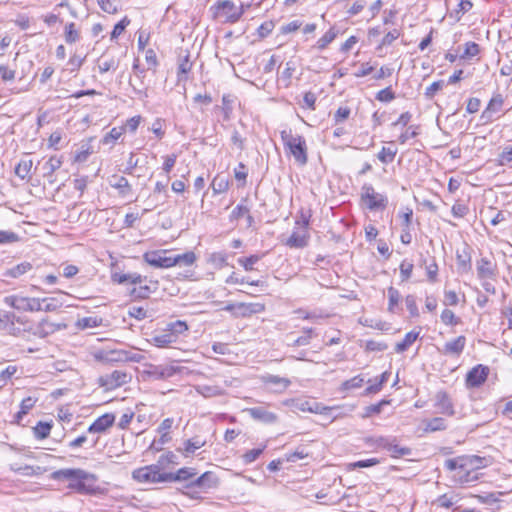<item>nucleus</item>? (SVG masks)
Returning a JSON list of instances; mask_svg holds the SVG:
<instances>
[{"label":"nucleus","instance_id":"39448f33","mask_svg":"<svg viewBox=\"0 0 512 512\" xmlns=\"http://www.w3.org/2000/svg\"><path fill=\"white\" fill-rule=\"evenodd\" d=\"M132 477L135 481L145 484L168 482L167 472L162 471L157 463L135 469L132 472Z\"/></svg>","mask_w":512,"mask_h":512},{"label":"nucleus","instance_id":"774afa93","mask_svg":"<svg viewBox=\"0 0 512 512\" xmlns=\"http://www.w3.org/2000/svg\"><path fill=\"white\" fill-rule=\"evenodd\" d=\"M18 371L17 366L9 365L4 370L0 372V383L5 384L8 380H10Z\"/></svg>","mask_w":512,"mask_h":512},{"label":"nucleus","instance_id":"4468645a","mask_svg":"<svg viewBox=\"0 0 512 512\" xmlns=\"http://www.w3.org/2000/svg\"><path fill=\"white\" fill-rule=\"evenodd\" d=\"M465 345L466 338L465 336L461 335L451 341L446 342L442 348H438V351L445 356L458 357L463 352Z\"/></svg>","mask_w":512,"mask_h":512},{"label":"nucleus","instance_id":"ddd939ff","mask_svg":"<svg viewBox=\"0 0 512 512\" xmlns=\"http://www.w3.org/2000/svg\"><path fill=\"white\" fill-rule=\"evenodd\" d=\"M253 420L264 424H274L278 421L276 413L267 410L264 406L247 408L244 410Z\"/></svg>","mask_w":512,"mask_h":512},{"label":"nucleus","instance_id":"72a5a7b5","mask_svg":"<svg viewBox=\"0 0 512 512\" xmlns=\"http://www.w3.org/2000/svg\"><path fill=\"white\" fill-rule=\"evenodd\" d=\"M65 41L68 44H73L80 39V32L76 29L75 23L71 22L66 24L64 32Z\"/></svg>","mask_w":512,"mask_h":512},{"label":"nucleus","instance_id":"c756f323","mask_svg":"<svg viewBox=\"0 0 512 512\" xmlns=\"http://www.w3.org/2000/svg\"><path fill=\"white\" fill-rule=\"evenodd\" d=\"M418 337H419V332H415V331L408 332L405 335L404 339L395 345V351L397 353H402V352L406 351L417 340Z\"/></svg>","mask_w":512,"mask_h":512},{"label":"nucleus","instance_id":"412c9836","mask_svg":"<svg viewBox=\"0 0 512 512\" xmlns=\"http://www.w3.org/2000/svg\"><path fill=\"white\" fill-rule=\"evenodd\" d=\"M65 328H66L65 324H58V323L51 322L48 319H43L35 327L34 335L43 338V337L53 334L54 332H56L58 330L65 329Z\"/></svg>","mask_w":512,"mask_h":512},{"label":"nucleus","instance_id":"6e6552de","mask_svg":"<svg viewBox=\"0 0 512 512\" xmlns=\"http://www.w3.org/2000/svg\"><path fill=\"white\" fill-rule=\"evenodd\" d=\"M131 380V375L123 370H114L110 373H106L99 378L100 386L106 390L116 389Z\"/></svg>","mask_w":512,"mask_h":512},{"label":"nucleus","instance_id":"aec40b11","mask_svg":"<svg viewBox=\"0 0 512 512\" xmlns=\"http://www.w3.org/2000/svg\"><path fill=\"white\" fill-rule=\"evenodd\" d=\"M435 406L438 408L439 412L448 416H453L455 414L454 406L451 398L445 391L437 392L435 396Z\"/></svg>","mask_w":512,"mask_h":512},{"label":"nucleus","instance_id":"79ce46f5","mask_svg":"<svg viewBox=\"0 0 512 512\" xmlns=\"http://www.w3.org/2000/svg\"><path fill=\"white\" fill-rule=\"evenodd\" d=\"M14 471L22 476H38L43 473V468L40 466L25 465L14 468Z\"/></svg>","mask_w":512,"mask_h":512},{"label":"nucleus","instance_id":"473e14b6","mask_svg":"<svg viewBox=\"0 0 512 512\" xmlns=\"http://www.w3.org/2000/svg\"><path fill=\"white\" fill-rule=\"evenodd\" d=\"M125 133V127L112 128L101 140L104 145L114 144Z\"/></svg>","mask_w":512,"mask_h":512},{"label":"nucleus","instance_id":"0e129e2a","mask_svg":"<svg viewBox=\"0 0 512 512\" xmlns=\"http://www.w3.org/2000/svg\"><path fill=\"white\" fill-rule=\"evenodd\" d=\"M388 298H389V304H388V310L390 312H394V307L399 303L400 300V294L397 289L394 287H390L388 289Z\"/></svg>","mask_w":512,"mask_h":512},{"label":"nucleus","instance_id":"2f4dec72","mask_svg":"<svg viewBox=\"0 0 512 512\" xmlns=\"http://www.w3.org/2000/svg\"><path fill=\"white\" fill-rule=\"evenodd\" d=\"M495 161L499 166L510 165L512 163V145L503 146Z\"/></svg>","mask_w":512,"mask_h":512},{"label":"nucleus","instance_id":"13d9d810","mask_svg":"<svg viewBox=\"0 0 512 512\" xmlns=\"http://www.w3.org/2000/svg\"><path fill=\"white\" fill-rule=\"evenodd\" d=\"M441 321L445 324V325H451V326H455L457 324H459L460 320L459 318H457L454 314V312L450 309H444L441 313Z\"/></svg>","mask_w":512,"mask_h":512},{"label":"nucleus","instance_id":"603ef678","mask_svg":"<svg viewBox=\"0 0 512 512\" xmlns=\"http://www.w3.org/2000/svg\"><path fill=\"white\" fill-rule=\"evenodd\" d=\"M205 445V441L201 440L199 437L188 439L185 442L184 451L186 454H192L197 449L203 447Z\"/></svg>","mask_w":512,"mask_h":512},{"label":"nucleus","instance_id":"7c9ffc66","mask_svg":"<svg viewBox=\"0 0 512 512\" xmlns=\"http://www.w3.org/2000/svg\"><path fill=\"white\" fill-rule=\"evenodd\" d=\"M32 166L33 161L31 159L23 158L15 167V174L21 179H26L29 177Z\"/></svg>","mask_w":512,"mask_h":512},{"label":"nucleus","instance_id":"de8ad7c7","mask_svg":"<svg viewBox=\"0 0 512 512\" xmlns=\"http://www.w3.org/2000/svg\"><path fill=\"white\" fill-rule=\"evenodd\" d=\"M52 425L47 422H39L34 427V435L38 439H45L49 436Z\"/></svg>","mask_w":512,"mask_h":512},{"label":"nucleus","instance_id":"cd10ccee","mask_svg":"<svg viewBox=\"0 0 512 512\" xmlns=\"http://www.w3.org/2000/svg\"><path fill=\"white\" fill-rule=\"evenodd\" d=\"M27 298L19 295H10L4 298V303L16 310L26 311Z\"/></svg>","mask_w":512,"mask_h":512},{"label":"nucleus","instance_id":"ea45409f","mask_svg":"<svg viewBox=\"0 0 512 512\" xmlns=\"http://www.w3.org/2000/svg\"><path fill=\"white\" fill-rule=\"evenodd\" d=\"M102 322H103V319L101 317L89 316V317H84V318L78 320L77 325L81 329H86V328H94V327L101 326Z\"/></svg>","mask_w":512,"mask_h":512},{"label":"nucleus","instance_id":"37998d69","mask_svg":"<svg viewBox=\"0 0 512 512\" xmlns=\"http://www.w3.org/2000/svg\"><path fill=\"white\" fill-rule=\"evenodd\" d=\"M208 262L216 268H222L227 265V255L224 252H213L210 254Z\"/></svg>","mask_w":512,"mask_h":512},{"label":"nucleus","instance_id":"8fccbe9b","mask_svg":"<svg viewBox=\"0 0 512 512\" xmlns=\"http://www.w3.org/2000/svg\"><path fill=\"white\" fill-rule=\"evenodd\" d=\"M363 383H364V379L360 375H358L349 380L344 381L341 384L340 390L348 391L351 389H357V388L362 387Z\"/></svg>","mask_w":512,"mask_h":512},{"label":"nucleus","instance_id":"393cba45","mask_svg":"<svg viewBox=\"0 0 512 512\" xmlns=\"http://www.w3.org/2000/svg\"><path fill=\"white\" fill-rule=\"evenodd\" d=\"M458 502V496L454 493H445L432 502V506L437 508H451Z\"/></svg>","mask_w":512,"mask_h":512},{"label":"nucleus","instance_id":"dca6fc26","mask_svg":"<svg viewBox=\"0 0 512 512\" xmlns=\"http://www.w3.org/2000/svg\"><path fill=\"white\" fill-rule=\"evenodd\" d=\"M504 98L501 94L497 93L492 96L487 107L481 114V119L485 123L493 121V115L499 112L503 106Z\"/></svg>","mask_w":512,"mask_h":512},{"label":"nucleus","instance_id":"a18cd8bd","mask_svg":"<svg viewBox=\"0 0 512 512\" xmlns=\"http://www.w3.org/2000/svg\"><path fill=\"white\" fill-rule=\"evenodd\" d=\"M167 330L173 333L177 340L179 335L183 334L188 330V325L184 321L177 320L175 322L169 323L167 325Z\"/></svg>","mask_w":512,"mask_h":512},{"label":"nucleus","instance_id":"69168bd1","mask_svg":"<svg viewBox=\"0 0 512 512\" xmlns=\"http://www.w3.org/2000/svg\"><path fill=\"white\" fill-rule=\"evenodd\" d=\"M317 100V96L313 92H306L303 96V102L301 103L302 108H307L310 110H315V103Z\"/></svg>","mask_w":512,"mask_h":512},{"label":"nucleus","instance_id":"2eb2a0df","mask_svg":"<svg viewBox=\"0 0 512 512\" xmlns=\"http://www.w3.org/2000/svg\"><path fill=\"white\" fill-rule=\"evenodd\" d=\"M15 322H20V318L14 313L0 311V330L14 336L19 335L21 329L15 326Z\"/></svg>","mask_w":512,"mask_h":512},{"label":"nucleus","instance_id":"f704fd0d","mask_svg":"<svg viewBox=\"0 0 512 512\" xmlns=\"http://www.w3.org/2000/svg\"><path fill=\"white\" fill-rule=\"evenodd\" d=\"M118 67V62L115 60L114 57H104L102 56L98 60V68L100 73H106L109 70H116Z\"/></svg>","mask_w":512,"mask_h":512},{"label":"nucleus","instance_id":"1a4fd4ad","mask_svg":"<svg viewBox=\"0 0 512 512\" xmlns=\"http://www.w3.org/2000/svg\"><path fill=\"white\" fill-rule=\"evenodd\" d=\"M261 382L267 391L277 394L283 393L291 385L290 379L272 374L263 375Z\"/></svg>","mask_w":512,"mask_h":512},{"label":"nucleus","instance_id":"58836bf2","mask_svg":"<svg viewBox=\"0 0 512 512\" xmlns=\"http://www.w3.org/2000/svg\"><path fill=\"white\" fill-rule=\"evenodd\" d=\"M397 154V149L392 147H382L380 152L377 155V158L380 162L384 164H388L394 161V158Z\"/></svg>","mask_w":512,"mask_h":512},{"label":"nucleus","instance_id":"0eeeda50","mask_svg":"<svg viewBox=\"0 0 512 512\" xmlns=\"http://www.w3.org/2000/svg\"><path fill=\"white\" fill-rule=\"evenodd\" d=\"M100 358L106 362H135L139 363L144 359L140 353L131 350L114 349L106 350L101 353Z\"/></svg>","mask_w":512,"mask_h":512},{"label":"nucleus","instance_id":"b1692460","mask_svg":"<svg viewBox=\"0 0 512 512\" xmlns=\"http://www.w3.org/2000/svg\"><path fill=\"white\" fill-rule=\"evenodd\" d=\"M197 257L193 251H187L183 254L172 255V267L173 266H192Z\"/></svg>","mask_w":512,"mask_h":512},{"label":"nucleus","instance_id":"e2e57ef3","mask_svg":"<svg viewBox=\"0 0 512 512\" xmlns=\"http://www.w3.org/2000/svg\"><path fill=\"white\" fill-rule=\"evenodd\" d=\"M405 305H406V308L409 311L411 317L419 316V310H418L415 296L407 295L405 298Z\"/></svg>","mask_w":512,"mask_h":512},{"label":"nucleus","instance_id":"f257e3e1","mask_svg":"<svg viewBox=\"0 0 512 512\" xmlns=\"http://www.w3.org/2000/svg\"><path fill=\"white\" fill-rule=\"evenodd\" d=\"M111 279L114 283L131 285L129 294L134 299H145L158 289L159 282L157 280H148L146 276L138 273H119L112 274Z\"/></svg>","mask_w":512,"mask_h":512},{"label":"nucleus","instance_id":"4c0bfd02","mask_svg":"<svg viewBox=\"0 0 512 512\" xmlns=\"http://www.w3.org/2000/svg\"><path fill=\"white\" fill-rule=\"evenodd\" d=\"M196 390L205 398H211L223 394V390L218 386L200 385L197 386Z\"/></svg>","mask_w":512,"mask_h":512},{"label":"nucleus","instance_id":"c03bdc74","mask_svg":"<svg viewBox=\"0 0 512 512\" xmlns=\"http://www.w3.org/2000/svg\"><path fill=\"white\" fill-rule=\"evenodd\" d=\"M446 429V422L441 417H435L426 423L425 431L436 432Z\"/></svg>","mask_w":512,"mask_h":512},{"label":"nucleus","instance_id":"7ed1b4c3","mask_svg":"<svg viewBox=\"0 0 512 512\" xmlns=\"http://www.w3.org/2000/svg\"><path fill=\"white\" fill-rule=\"evenodd\" d=\"M281 139L284 146L288 148L289 152L293 155L295 162L300 165H306L308 161L307 145L305 139L300 135H293L291 132L282 131Z\"/></svg>","mask_w":512,"mask_h":512},{"label":"nucleus","instance_id":"680f3d73","mask_svg":"<svg viewBox=\"0 0 512 512\" xmlns=\"http://www.w3.org/2000/svg\"><path fill=\"white\" fill-rule=\"evenodd\" d=\"M488 462H489L488 459H486L484 457H479V456L473 455L466 459L465 464L471 466L472 468L479 469L482 467H486L488 465Z\"/></svg>","mask_w":512,"mask_h":512},{"label":"nucleus","instance_id":"f03ea898","mask_svg":"<svg viewBox=\"0 0 512 512\" xmlns=\"http://www.w3.org/2000/svg\"><path fill=\"white\" fill-rule=\"evenodd\" d=\"M212 18L221 24H234L241 18V9L230 0H217L209 9Z\"/></svg>","mask_w":512,"mask_h":512},{"label":"nucleus","instance_id":"4d7b16f0","mask_svg":"<svg viewBox=\"0 0 512 512\" xmlns=\"http://www.w3.org/2000/svg\"><path fill=\"white\" fill-rule=\"evenodd\" d=\"M419 135V126H409L405 132L401 133L398 137L400 144H405L409 139L415 138Z\"/></svg>","mask_w":512,"mask_h":512},{"label":"nucleus","instance_id":"f3484780","mask_svg":"<svg viewBox=\"0 0 512 512\" xmlns=\"http://www.w3.org/2000/svg\"><path fill=\"white\" fill-rule=\"evenodd\" d=\"M89 474L82 470V469H72V468H66V469H60L52 473L51 477L54 480H86L88 478Z\"/></svg>","mask_w":512,"mask_h":512},{"label":"nucleus","instance_id":"09e8293b","mask_svg":"<svg viewBox=\"0 0 512 512\" xmlns=\"http://www.w3.org/2000/svg\"><path fill=\"white\" fill-rule=\"evenodd\" d=\"M31 268L32 266L30 263L23 262L9 269L6 274L10 277L17 278L28 272Z\"/></svg>","mask_w":512,"mask_h":512},{"label":"nucleus","instance_id":"e433bc0d","mask_svg":"<svg viewBox=\"0 0 512 512\" xmlns=\"http://www.w3.org/2000/svg\"><path fill=\"white\" fill-rule=\"evenodd\" d=\"M456 261L459 268L463 270L470 268L471 256L466 247H464L461 251L457 250Z\"/></svg>","mask_w":512,"mask_h":512},{"label":"nucleus","instance_id":"9d476101","mask_svg":"<svg viewBox=\"0 0 512 512\" xmlns=\"http://www.w3.org/2000/svg\"><path fill=\"white\" fill-rule=\"evenodd\" d=\"M168 250L149 251L143 255V259L149 265L156 268L172 267V255H167Z\"/></svg>","mask_w":512,"mask_h":512},{"label":"nucleus","instance_id":"052dcab7","mask_svg":"<svg viewBox=\"0 0 512 512\" xmlns=\"http://www.w3.org/2000/svg\"><path fill=\"white\" fill-rule=\"evenodd\" d=\"M313 329L307 328L304 329V335L298 337L297 339L293 340V342L290 344L291 346H306L310 343L312 338Z\"/></svg>","mask_w":512,"mask_h":512},{"label":"nucleus","instance_id":"bf43d9fd","mask_svg":"<svg viewBox=\"0 0 512 512\" xmlns=\"http://www.w3.org/2000/svg\"><path fill=\"white\" fill-rule=\"evenodd\" d=\"M261 259L259 255H251L245 258H239L238 263L246 270L252 271L254 269V264H256Z\"/></svg>","mask_w":512,"mask_h":512},{"label":"nucleus","instance_id":"a19ab883","mask_svg":"<svg viewBox=\"0 0 512 512\" xmlns=\"http://www.w3.org/2000/svg\"><path fill=\"white\" fill-rule=\"evenodd\" d=\"M114 179L115 182L112 183L111 185L112 187L118 189L121 195L126 196L131 192V185L125 177L119 176L114 177Z\"/></svg>","mask_w":512,"mask_h":512},{"label":"nucleus","instance_id":"423d86ee","mask_svg":"<svg viewBox=\"0 0 512 512\" xmlns=\"http://www.w3.org/2000/svg\"><path fill=\"white\" fill-rule=\"evenodd\" d=\"M295 225L285 244L290 248H304L308 245L310 239L308 232L309 218L302 213L300 219L296 220Z\"/></svg>","mask_w":512,"mask_h":512},{"label":"nucleus","instance_id":"c9c22d12","mask_svg":"<svg viewBox=\"0 0 512 512\" xmlns=\"http://www.w3.org/2000/svg\"><path fill=\"white\" fill-rule=\"evenodd\" d=\"M211 187L215 194H221L227 191V189L229 188V181L226 177L217 175L213 179Z\"/></svg>","mask_w":512,"mask_h":512},{"label":"nucleus","instance_id":"5701e85b","mask_svg":"<svg viewBox=\"0 0 512 512\" xmlns=\"http://www.w3.org/2000/svg\"><path fill=\"white\" fill-rule=\"evenodd\" d=\"M477 275L480 279H488L494 276V265L487 258L477 261Z\"/></svg>","mask_w":512,"mask_h":512},{"label":"nucleus","instance_id":"a211bd4d","mask_svg":"<svg viewBox=\"0 0 512 512\" xmlns=\"http://www.w3.org/2000/svg\"><path fill=\"white\" fill-rule=\"evenodd\" d=\"M265 310L264 304L261 303H237L235 318H246L254 314L262 313Z\"/></svg>","mask_w":512,"mask_h":512},{"label":"nucleus","instance_id":"f8f14e48","mask_svg":"<svg viewBox=\"0 0 512 512\" xmlns=\"http://www.w3.org/2000/svg\"><path fill=\"white\" fill-rule=\"evenodd\" d=\"M489 374V368L481 364L473 367L466 375V386L468 388L480 387Z\"/></svg>","mask_w":512,"mask_h":512},{"label":"nucleus","instance_id":"6ab92c4d","mask_svg":"<svg viewBox=\"0 0 512 512\" xmlns=\"http://www.w3.org/2000/svg\"><path fill=\"white\" fill-rule=\"evenodd\" d=\"M115 422V415L112 413H105L98 417L89 427V433H104Z\"/></svg>","mask_w":512,"mask_h":512},{"label":"nucleus","instance_id":"5fc2aeb1","mask_svg":"<svg viewBox=\"0 0 512 512\" xmlns=\"http://www.w3.org/2000/svg\"><path fill=\"white\" fill-rule=\"evenodd\" d=\"M61 165L62 160L60 157L51 156L44 166V169L46 170V175H52L56 170H58L61 167Z\"/></svg>","mask_w":512,"mask_h":512},{"label":"nucleus","instance_id":"4be33fe9","mask_svg":"<svg viewBox=\"0 0 512 512\" xmlns=\"http://www.w3.org/2000/svg\"><path fill=\"white\" fill-rule=\"evenodd\" d=\"M197 475V471L192 467H184L179 469L177 472H167V481L168 482H176V481H187L194 478Z\"/></svg>","mask_w":512,"mask_h":512},{"label":"nucleus","instance_id":"9b49d317","mask_svg":"<svg viewBox=\"0 0 512 512\" xmlns=\"http://www.w3.org/2000/svg\"><path fill=\"white\" fill-rule=\"evenodd\" d=\"M218 486V478L213 472L207 471L195 480L190 481L187 485V489L198 488L200 492H207L210 489Z\"/></svg>","mask_w":512,"mask_h":512},{"label":"nucleus","instance_id":"3c124183","mask_svg":"<svg viewBox=\"0 0 512 512\" xmlns=\"http://www.w3.org/2000/svg\"><path fill=\"white\" fill-rule=\"evenodd\" d=\"M340 406H324L321 403L318 402H312L311 408H307L308 412L315 413V414H321L326 415L329 411L340 409Z\"/></svg>","mask_w":512,"mask_h":512},{"label":"nucleus","instance_id":"c85d7f7f","mask_svg":"<svg viewBox=\"0 0 512 512\" xmlns=\"http://www.w3.org/2000/svg\"><path fill=\"white\" fill-rule=\"evenodd\" d=\"M390 453L391 457L399 458L403 456H410L412 454V450L409 447H401L397 443V439L394 437L392 442L390 443L388 449L386 450Z\"/></svg>","mask_w":512,"mask_h":512},{"label":"nucleus","instance_id":"864d4df0","mask_svg":"<svg viewBox=\"0 0 512 512\" xmlns=\"http://www.w3.org/2000/svg\"><path fill=\"white\" fill-rule=\"evenodd\" d=\"M176 458L177 456L169 451L161 455L156 463L160 466L162 471H164L170 464H176Z\"/></svg>","mask_w":512,"mask_h":512},{"label":"nucleus","instance_id":"a878e982","mask_svg":"<svg viewBox=\"0 0 512 512\" xmlns=\"http://www.w3.org/2000/svg\"><path fill=\"white\" fill-rule=\"evenodd\" d=\"M36 402L37 399L33 397L29 396L27 398H24L20 404L19 412L14 416V422L20 424L23 417L29 413V411L34 407Z\"/></svg>","mask_w":512,"mask_h":512},{"label":"nucleus","instance_id":"bb28decb","mask_svg":"<svg viewBox=\"0 0 512 512\" xmlns=\"http://www.w3.org/2000/svg\"><path fill=\"white\" fill-rule=\"evenodd\" d=\"M176 341H177L176 337L173 335V333L169 332L167 329L163 333L155 335L152 338L153 344L155 346L161 347V348L167 347L170 344L175 343Z\"/></svg>","mask_w":512,"mask_h":512},{"label":"nucleus","instance_id":"49530a36","mask_svg":"<svg viewBox=\"0 0 512 512\" xmlns=\"http://www.w3.org/2000/svg\"><path fill=\"white\" fill-rule=\"evenodd\" d=\"M337 36V31L334 28H330L318 41L317 48L319 50L325 49Z\"/></svg>","mask_w":512,"mask_h":512},{"label":"nucleus","instance_id":"20e7f679","mask_svg":"<svg viewBox=\"0 0 512 512\" xmlns=\"http://www.w3.org/2000/svg\"><path fill=\"white\" fill-rule=\"evenodd\" d=\"M361 204L370 211H384L388 206V197L377 192L371 184L361 187Z\"/></svg>","mask_w":512,"mask_h":512},{"label":"nucleus","instance_id":"338daca9","mask_svg":"<svg viewBox=\"0 0 512 512\" xmlns=\"http://www.w3.org/2000/svg\"><path fill=\"white\" fill-rule=\"evenodd\" d=\"M479 45L475 42H468L465 44L464 53L461 55V58H472L479 53Z\"/></svg>","mask_w":512,"mask_h":512},{"label":"nucleus","instance_id":"6e6d98bb","mask_svg":"<svg viewBox=\"0 0 512 512\" xmlns=\"http://www.w3.org/2000/svg\"><path fill=\"white\" fill-rule=\"evenodd\" d=\"M62 302L57 298H43L42 299V311L51 312L59 309L62 306Z\"/></svg>","mask_w":512,"mask_h":512}]
</instances>
